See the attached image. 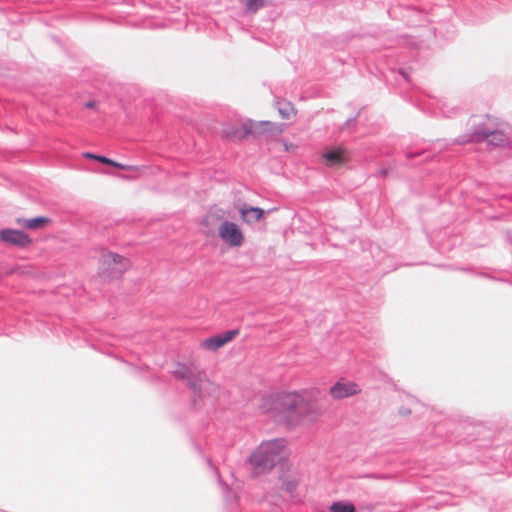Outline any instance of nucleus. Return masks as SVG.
<instances>
[{"mask_svg": "<svg viewBox=\"0 0 512 512\" xmlns=\"http://www.w3.org/2000/svg\"><path fill=\"white\" fill-rule=\"evenodd\" d=\"M319 394L317 388L272 394L262 399L260 409L289 425H312L323 415L318 404Z\"/></svg>", "mask_w": 512, "mask_h": 512, "instance_id": "nucleus-1", "label": "nucleus"}, {"mask_svg": "<svg viewBox=\"0 0 512 512\" xmlns=\"http://www.w3.org/2000/svg\"><path fill=\"white\" fill-rule=\"evenodd\" d=\"M285 440L273 439L262 442L250 455L248 461L255 475L272 470L284 457Z\"/></svg>", "mask_w": 512, "mask_h": 512, "instance_id": "nucleus-2", "label": "nucleus"}, {"mask_svg": "<svg viewBox=\"0 0 512 512\" xmlns=\"http://www.w3.org/2000/svg\"><path fill=\"white\" fill-rule=\"evenodd\" d=\"M172 375L176 379L185 380L187 382V386L199 397L211 395L217 390V386L207 379L205 372L199 370L193 363L176 364L172 371Z\"/></svg>", "mask_w": 512, "mask_h": 512, "instance_id": "nucleus-3", "label": "nucleus"}, {"mask_svg": "<svg viewBox=\"0 0 512 512\" xmlns=\"http://www.w3.org/2000/svg\"><path fill=\"white\" fill-rule=\"evenodd\" d=\"M129 261L112 252H103L100 259L99 274L104 279H117L128 268Z\"/></svg>", "mask_w": 512, "mask_h": 512, "instance_id": "nucleus-4", "label": "nucleus"}, {"mask_svg": "<svg viewBox=\"0 0 512 512\" xmlns=\"http://www.w3.org/2000/svg\"><path fill=\"white\" fill-rule=\"evenodd\" d=\"M218 235L231 248H239L245 241L241 228L236 223L230 221L221 222L218 228Z\"/></svg>", "mask_w": 512, "mask_h": 512, "instance_id": "nucleus-5", "label": "nucleus"}, {"mask_svg": "<svg viewBox=\"0 0 512 512\" xmlns=\"http://www.w3.org/2000/svg\"><path fill=\"white\" fill-rule=\"evenodd\" d=\"M264 124H253L252 120L247 119L242 121L240 127H236L232 124H227L222 129V135L232 140H242L246 136L250 135L252 131H259Z\"/></svg>", "mask_w": 512, "mask_h": 512, "instance_id": "nucleus-6", "label": "nucleus"}, {"mask_svg": "<svg viewBox=\"0 0 512 512\" xmlns=\"http://www.w3.org/2000/svg\"><path fill=\"white\" fill-rule=\"evenodd\" d=\"M487 141L493 146H505L508 143V137L500 130L490 131L487 129H477L467 140L471 142Z\"/></svg>", "mask_w": 512, "mask_h": 512, "instance_id": "nucleus-7", "label": "nucleus"}, {"mask_svg": "<svg viewBox=\"0 0 512 512\" xmlns=\"http://www.w3.org/2000/svg\"><path fill=\"white\" fill-rule=\"evenodd\" d=\"M361 389L355 382L340 379L329 389L330 396L335 400L348 398L360 393Z\"/></svg>", "mask_w": 512, "mask_h": 512, "instance_id": "nucleus-8", "label": "nucleus"}, {"mask_svg": "<svg viewBox=\"0 0 512 512\" xmlns=\"http://www.w3.org/2000/svg\"><path fill=\"white\" fill-rule=\"evenodd\" d=\"M0 239L9 245L17 247H25L31 243V239L27 234L15 229L0 230Z\"/></svg>", "mask_w": 512, "mask_h": 512, "instance_id": "nucleus-9", "label": "nucleus"}, {"mask_svg": "<svg viewBox=\"0 0 512 512\" xmlns=\"http://www.w3.org/2000/svg\"><path fill=\"white\" fill-rule=\"evenodd\" d=\"M238 334L237 330L226 331L222 334L212 336L201 343V346L209 351H216L228 342L232 341Z\"/></svg>", "mask_w": 512, "mask_h": 512, "instance_id": "nucleus-10", "label": "nucleus"}, {"mask_svg": "<svg viewBox=\"0 0 512 512\" xmlns=\"http://www.w3.org/2000/svg\"><path fill=\"white\" fill-rule=\"evenodd\" d=\"M323 158L329 167H340L348 161L349 155L346 150L337 148L324 152Z\"/></svg>", "mask_w": 512, "mask_h": 512, "instance_id": "nucleus-11", "label": "nucleus"}, {"mask_svg": "<svg viewBox=\"0 0 512 512\" xmlns=\"http://www.w3.org/2000/svg\"><path fill=\"white\" fill-rule=\"evenodd\" d=\"M16 223L23 228L30 229V230H37V229L43 228L44 226L48 225L50 223V219L48 217H43V216L31 218V219L18 218L16 220Z\"/></svg>", "mask_w": 512, "mask_h": 512, "instance_id": "nucleus-12", "label": "nucleus"}, {"mask_svg": "<svg viewBox=\"0 0 512 512\" xmlns=\"http://www.w3.org/2000/svg\"><path fill=\"white\" fill-rule=\"evenodd\" d=\"M253 124H265L261 128H259V131H252L250 135H277L283 132V124H276L269 121H252Z\"/></svg>", "mask_w": 512, "mask_h": 512, "instance_id": "nucleus-13", "label": "nucleus"}, {"mask_svg": "<svg viewBox=\"0 0 512 512\" xmlns=\"http://www.w3.org/2000/svg\"><path fill=\"white\" fill-rule=\"evenodd\" d=\"M264 211L258 207L243 206L240 209V214L244 222L253 224L259 221Z\"/></svg>", "mask_w": 512, "mask_h": 512, "instance_id": "nucleus-14", "label": "nucleus"}, {"mask_svg": "<svg viewBox=\"0 0 512 512\" xmlns=\"http://www.w3.org/2000/svg\"><path fill=\"white\" fill-rule=\"evenodd\" d=\"M277 107L280 116L284 119H290L295 115L294 107L290 102H278Z\"/></svg>", "mask_w": 512, "mask_h": 512, "instance_id": "nucleus-15", "label": "nucleus"}, {"mask_svg": "<svg viewBox=\"0 0 512 512\" xmlns=\"http://www.w3.org/2000/svg\"><path fill=\"white\" fill-rule=\"evenodd\" d=\"M331 512H355L353 504L348 502H335L330 506Z\"/></svg>", "mask_w": 512, "mask_h": 512, "instance_id": "nucleus-16", "label": "nucleus"}, {"mask_svg": "<svg viewBox=\"0 0 512 512\" xmlns=\"http://www.w3.org/2000/svg\"><path fill=\"white\" fill-rule=\"evenodd\" d=\"M244 5L245 9L249 13H255L262 7H264V0H241Z\"/></svg>", "mask_w": 512, "mask_h": 512, "instance_id": "nucleus-17", "label": "nucleus"}, {"mask_svg": "<svg viewBox=\"0 0 512 512\" xmlns=\"http://www.w3.org/2000/svg\"><path fill=\"white\" fill-rule=\"evenodd\" d=\"M113 167H116V168H119L122 170L133 171V172H139L141 170V167H139V166L124 165V164L118 163L116 161H114Z\"/></svg>", "mask_w": 512, "mask_h": 512, "instance_id": "nucleus-18", "label": "nucleus"}, {"mask_svg": "<svg viewBox=\"0 0 512 512\" xmlns=\"http://www.w3.org/2000/svg\"><path fill=\"white\" fill-rule=\"evenodd\" d=\"M284 486H285L286 491L293 492L297 486V482L294 479H289V480L284 481Z\"/></svg>", "mask_w": 512, "mask_h": 512, "instance_id": "nucleus-19", "label": "nucleus"}, {"mask_svg": "<svg viewBox=\"0 0 512 512\" xmlns=\"http://www.w3.org/2000/svg\"><path fill=\"white\" fill-rule=\"evenodd\" d=\"M96 161H99V162H101L103 164H107V165H111V166H113V164H114V160L109 159V158L104 157V156H99V155L97 156V160Z\"/></svg>", "mask_w": 512, "mask_h": 512, "instance_id": "nucleus-20", "label": "nucleus"}, {"mask_svg": "<svg viewBox=\"0 0 512 512\" xmlns=\"http://www.w3.org/2000/svg\"><path fill=\"white\" fill-rule=\"evenodd\" d=\"M97 156H98V155H95V154H92V153H89V152L84 153V157H85V158H88V159L97 160Z\"/></svg>", "mask_w": 512, "mask_h": 512, "instance_id": "nucleus-21", "label": "nucleus"}, {"mask_svg": "<svg viewBox=\"0 0 512 512\" xmlns=\"http://www.w3.org/2000/svg\"><path fill=\"white\" fill-rule=\"evenodd\" d=\"M95 105H96V104H95V102H93V101L87 102V103L85 104V106H86L87 108H89V109L94 108V107H95Z\"/></svg>", "mask_w": 512, "mask_h": 512, "instance_id": "nucleus-22", "label": "nucleus"}, {"mask_svg": "<svg viewBox=\"0 0 512 512\" xmlns=\"http://www.w3.org/2000/svg\"><path fill=\"white\" fill-rule=\"evenodd\" d=\"M285 149L291 151L295 149V146L293 144H285Z\"/></svg>", "mask_w": 512, "mask_h": 512, "instance_id": "nucleus-23", "label": "nucleus"}, {"mask_svg": "<svg viewBox=\"0 0 512 512\" xmlns=\"http://www.w3.org/2000/svg\"><path fill=\"white\" fill-rule=\"evenodd\" d=\"M414 156H415V154L407 153V157H408V158H412V157H414Z\"/></svg>", "mask_w": 512, "mask_h": 512, "instance_id": "nucleus-24", "label": "nucleus"}]
</instances>
